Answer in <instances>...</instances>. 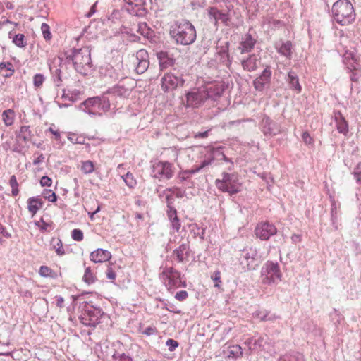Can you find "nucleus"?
<instances>
[{"mask_svg":"<svg viewBox=\"0 0 361 361\" xmlns=\"http://www.w3.org/2000/svg\"><path fill=\"white\" fill-rule=\"evenodd\" d=\"M190 178V175L188 174V172L185 171H182L179 173L178 176V179L179 180V183H183L185 180H187Z\"/></svg>","mask_w":361,"mask_h":361,"instance_id":"nucleus-63","label":"nucleus"},{"mask_svg":"<svg viewBox=\"0 0 361 361\" xmlns=\"http://www.w3.org/2000/svg\"><path fill=\"white\" fill-rule=\"evenodd\" d=\"M188 296V293L186 290H180L177 292L175 295V298L179 301L185 300Z\"/></svg>","mask_w":361,"mask_h":361,"instance_id":"nucleus-61","label":"nucleus"},{"mask_svg":"<svg viewBox=\"0 0 361 361\" xmlns=\"http://www.w3.org/2000/svg\"><path fill=\"white\" fill-rule=\"evenodd\" d=\"M0 70L1 71H4V70H6V71H8V73H4L3 75L5 78H9L11 77L13 73H14V68L13 65L11 62H1L0 63Z\"/></svg>","mask_w":361,"mask_h":361,"instance_id":"nucleus-40","label":"nucleus"},{"mask_svg":"<svg viewBox=\"0 0 361 361\" xmlns=\"http://www.w3.org/2000/svg\"><path fill=\"white\" fill-rule=\"evenodd\" d=\"M331 317L335 325L340 324L341 321L343 319V316L336 310H334V312L331 314Z\"/></svg>","mask_w":361,"mask_h":361,"instance_id":"nucleus-54","label":"nucleus"},{"mask_svg":"<svg viewBox=\"0 0 361 361\" xmlns=\"http://www.w3.org/2000/svg\"><path fill=\"white\" fill-rule=\"evenodd\" d=\"M32 134L30 130V126H23L20 128V131L17 133V141H23L27 142L32 139Z\"/></svg>","mask_w":361,"mask_h":361,"instance_id":"nucleus-33","label":"nucleus"},{"mask_svg":"<svg viewBox=\"0 0 361 361\" xmlns=\"http://www.w3.org/2000/svg\"><path fill=\"white\" fill-rule=\"evenodd\" d=\"M52 184V180L47 176H44L40 179V185L42 187H50Z\"/></svg>","mask_w":361,"mask_h":361,"instance_id":"nucleus-58","label":"nucleus"},{"mask_svg":"<svg viewBox=\"0 0 361 361\" xmlns=\"http://www.w3.org/2000/svg\"><path fill=\"white\" fill-rule=\"evenodd\" d=\"M260 57L255 54H250L247 58L241 61V65L243 70L248 72H253L257 68V63Z\"/></svg>","mask_w":361,"mask_h":361,"instance_id":"nucleus-18","label":"nucleus"},{"mask_svg":"<svg viewBox=\"0 0 361 361\" xmlns=\"http://www.w3.org/2000/svg\"><path fill=\"white\" fill-rule=\"evenodd\" d=\"M137 32L149 40H152L155 36L154 31L149 27L145 23H140L137 25Z\"/></svg>","mask_w":361,"mask_h":361,"instance_id":"nucleus-32","label":"nucleus"},{"mask_svg":"<svg viewBox=\"0 0 361 361\" xmlns=\"http://www.w3.org/2000/svg\"><path fill=\"white\" fill-rule=\"evenodd\" d=\"M42 196L45 200L51 202H55L57 200L56 194L51 190L44 189L42 192Z\"/></svg>","mask_w":361,"mask_h":361,"instance_id":"nucleus-44","label":"nucleus"},{"mask_svg":"<svg viewBox=\"0 0 361 361\" xmlns=\"http://www.w3.org/2000/svg\"><path fill=\"white\" fill-rule=\"evenodd\" d=\"M137 65L135 71L138 74L144 73L149 66V54L145 49H140L136 53Z\"/></svg>","mask_w":361,"mask_h":361,"instance_id":"nucleus-15","label":"nucleus"},{"mask_svg":"<svg viewBox=\"0 0 361 361\" xmlns=\"http://www.w3.org/2000/svg\"><path fill=\"white\" fill-rule=\"evenodd\" d=\"M262 131L267 137H273L281 133L280 126L274 122L269 116H264L262 120Z\"/></svg>","mask_w":361,"mask_h":361,"instance_id":"nucleus-14","label":"nucleus"},{"mask_svg":"<svg viewBox=\"0 0 361 361\" xmlns=\"http://www.w3.org/2000/svg\"><path fill=\"white\" fill-rule=\"evenodd\" d=\"M99 109H102L104 111H106L110 109L109 99L105 97H103L102 99L100 98Z\"/></svg>","mask_w":361,"mask_h":361,"instance_id":"nucleus-50","label":"nucleus"},{"mask_svg":"<svg viewBox=\"0 0 361 361\" xmlns=\"http://www.w3.org/2000/svg\"><path fill=\"white\" fill-rule=\"evenodd\" d=\"M45 78L42 74L37 73L33 77V85L35 87H40L44 82Z\"/></svg>","mask_w":361,"mask_h":361,"instance_id":"nucleus-46","label":"nucleus"},{"mask_svg":"<svg viewBox=\"0 0 361 361\" xmlns=\"http://www.w3.org/2000/svg\"><path fill=\"white\" fill-rule=\"evenodd\" d=\"M108 74L109 77L115 81H122L125 80H130V79L128 78L124 73L122 63H118L114 67L111 66V68L108 70Z\"/></svg>","mask_w":361,"mask_h":361,"instance_id":"nucleus-23","label":"nucleus"},{"mask_svg":"<svg viewBox=\"0 0 361 361\" xmlns=\"http://www.w3.org/2000/svg\"><path fill=\"white\" fill-rule=\"evenodd\" d=\"M82 279L87 284H92L95 282L97 278L92 272L90 267H87L85 269Z\"/></svg>","mask_w":361,"mask_h":361,"instance_id":"nucleus-42","label":"nucleus"},{"mask_svg":"<svg viewBox=\"0 0 361 361\" xmlns=\"http://www.w3.org/2000/svg\"><path fill=\"white\" fill-rule=\"evenodd\" d=\"M50 71L52 73V80L54 83V85L57 87H61L62 85V78H61V71L60 68L50 66Z\"/></svg>","mask_w":361,"mask_h":361,"instance_id":"nucleus-36","label":"nucleus"},{"mask_svg":"<svg viewBox=\"0 0 361 361\" xmlns=\"http://www.w3.org/2000/svg\"><path fill=\"white\" fill-rule=\"evenodd\" d=\"M43 202L41 199L37 197H30L27 200V209L34 216L38 210L42 207Z\"/></svg>","mask_w":361,"mask_h":361,"instance_id":"nucleus-31","label":"nucleus"},{"mask_svg":"<svg viewBox=\"0 0 361 361\" xmlns=\"http://www.w3.org/2000/svg\"><path fill=\"white\" fill-rule=\"evenodd\" d=\"M8 37L12 39V42L18 47H25L27 45L25 35L23 34H14L13 32L8 33Z\"/></svg>","mask_w":361,"mask_h":361,"instance_id":"nucleus-34","label":"nucleus"},{"mask_svg":"<svg viewBox=\"0 0 361 361\" xmlns=\"http://www.w3.org/2000/svg\"><path fill=\"white\" fill-rule=\"evenodd\" d=\"M90 258L94 263H102L109 261L111 258V254L106 250L98 248L90 253Z\"/></svg>","mask_w":361,"mask_h":361,"instance_id":"nucleus-20","label":"nucleus"},{"mask_svg":"<svg viewBox=\"0 0 361 361\" xmlns=\"http://www.w3.org/2000/svg\"><path fill=\"white\" fill-rule=\"evenodd\" d=\"M241 348L239 345L233 346L228 352V357H237L239 354H241Z\"/></svg>","mask_w":361,"mask_h":361,"instance_id":"nucleus-56","label":"nucleus"},{"mask_svg":"<svg viewBox=\"0 0 361 361\" xmlns=\"http://www.w3.org/2000/svg\"><path fill=\"white\" fill-rule=\"evenodd\" d=\"M216 186L223 192H228L230 195L237 194L241 191V183L237 173L224 172L222 179L216 180Z\"/></svg>","mask_w":361,"mask_h":361,"instance_id":"nucleus-4","label":"nucleus"},{"mask_svg":"<svg viewBox=\"0 0 361 361\" xmlns=\"http://www.w3.org/2000/svg\"><path fill=\"white\" fill-rule=\"evenodd\" d=\"M167 216L171 222V228L175 232H178L181 224L177 215V211L175 207H170L169 211H166Z\"/></svg>","mask_w":361,"mask_h":361,"instance_id":"nucleus-26","label":"nucleus"},{"mask_svg":"<svg viewBox=\"0 0 361 361\" xmlns=\"http://www.w3.org/2000/svg\"><path fill=\"white\" fill-rule=\"evenodd\" d=\"M334 120L338 133L346 135L349 131L348 123L340 111L334 113Z\"/></svg>","mask_w":361,"mask_h":361,"instance_id":"nucleus-24","label":"nucleus"},{"mask_svg":"<svg viewBox=\"0 0 361 361\" xmlns=\"http://www.w3.org/2000/svg\"><path fill=\"white\" fill-rule=\"evenodd\" d=\"M277 318H279L278 316L271 314L270 312L266 310L264 314H263L262 321H274Z\"/></svg>","mask_w":361,"mask_h":361,"instance_id":"nucleus-60","label":"nucleus"},{"mask_svg":"<svg viewBox=\"0 0 361 361\" xmlns=\"http://www.w3.org/2000/svg\"><path fill=\"white\" fill-rule=\"evenodd\" d=\"M276 49H277V51L281 55L289 59L291 58L292 43L290 41H287L286 42H279L276 43Z\"/></svg>","mask_w":361,"mask_h":361,"instance_id":"nucleus-28","label":"nucleus"},{"mask_svg":"<svg viewBox=\"0 0 361 361\" xmlns=\"http://www.w3.org/2000/svg\"><path fill=\"white\" fill-rule=\"evenodd\" d=\"M229 42H226L224 47H222L219 51V54L221 56V59L226 60V65L228 67L231 64V60L230 59L228 53Z\"/></svg>","mask_w":361,"mask_h":361,"instance_id":"nucleus-41","label":"nucleus"},{"mask_svg":"<svg viewBox=\"0 0 361 361\" xmlns=\"http://www.w3.org/2000/svg\"><path fill=\"white\" fill-rule=\"evenodd\" d=\"M334 21L341 25H348L355 19V13L353 4L348 0H338L331 8Z\"/></svg>","mask_w":361,"mask_h":361,"instance_id":"nucleus-3","label":"nucleus"},{"mask_svg":"<svg viewBox=\"0 0 361 361\" xmlns=\"http://www.w3.org/2000/svg\"><path fill=\"white\" fill-rule=\"evenodd\" d=\"M208 16L210 19L214 20V24L216 25L218 22L227 25L229 20V17L227 13H222L216 7H210L208 9Z\"/></svg>","mask_w":361,"mask_h":361,"instance_id":"nucleus-22","label":"nucleus"},{"mask_svg":"<svg viewBox=\"0 0 361 361\" xmlns=\"http://www.w3.org/2000/svg\"><path fill=\"white\" fill-rule=\"evenodd\" d=\"M277 232L276 227L268 221L259 223L255 229L256 237L262 240H268L271 236L276 235Z\"/></svg>","mask_w":361,"mask_h":361,"instance_id":"nucleus-10","label":"nucleus"},{"mask_svg":"<svg viewBox=\"0 0 361 361\" xmlns=\"http://www.w3.org/2000/svg\"><path fill=\"white\" fill-rule=\"evenodd\" d=\"M185 82L183 75L169 72L164 74L161 80V89L164 92L174 90L179 87H183Z\"/></svg>","mask_w":361,"mask_h":361,"instance_id":"nucleus-8","label":"nucleus"},{"mask_svg":"<svg viewBox=\"0 0 361 361\" xmlns=\"http://www.w3.org/2000/svg\"><path fill=\"white\" fill-rule=\"evenodd\" d=\"M271 71L269 66H267L259 76L253 81V86L257 91L262 92L265 88H268L271 83Z\"/></svg>","mask_w":361,"mask_h":361,"instance_id":"nucleus-13","label":"nucleus"},{"mask_svg":"<svg viewBox=\"0 0 361 361\" xmlns=\"http://www.w3.org/2000/svg\"><path fill=\"white\" fill-rule=\"evenodd\" d=\"M2 119L6 126H9L14 121V111L12 109H6L2 113Z\"/></svg>","mask_w":361,"mask_h":361,"instance_id":"nucleus-38","label":"nucleus"},{"mask_svg":"<svg viewBox=\"0 0 361 361\" xmlns=\"http://www.w3.org/2000/svg\"><path fill=\"white\" fill-rule=\"evenodd\" d=\"M82 310L89 312L88 314L92 318V320L96 324L99 323V319L104 314V312L99 307H95L87 302H85Z\"/></svg>","mask_w":361,"mask_h":361,"instance_id":"nucleus-21","label":"nucleus"},{"mask_svg":"<svg viewBox=\"0 0 361 361\" xmlns=\"http://www.w3.org/2000/svg\"><path fill=\"white\" fill-rule=\"evenodd\" d=\"M68 138L72 143L74 144H83L85 142V138L78 137L75 134L70 135Z\"/></svg>","mask_w":361,"mask_h":361,"instance_id":"nucleus-55","label":"nucleus"},{"mask_svg":"<svg viewBox=\"0 0 361 361\" xmlns=\"http://www.w3.org/2000/svg\"><path fill=\"white\" fill-rule=\"evenodd\" d=\"M226 85L222 82L210 83L202 87L207 101H216L220 98L225 91Z\"/></svg>","mask_w":361,"mask_h":361,"instance_id":"nucleus-12","label":"nucleus"},{"mask_svg":"<svg viewBox=\"0 0 361 361\" xmlns=\"http://www.w3.org/2000/svg\"><path fill=\"white\" fill-rule=\"evenodd\" d=\"M99 97L89 98L84 101L82 103H81L80 109L88 113L90 115H100V114L98 113L97 111V109H99Z\"/></svg>","mask_w":361,"mask_h":361,"instance_id":"nucleus-16","label":"nucleus"},{"mask_svg":"<svg viewBox=\"0 0 361 361\" xmlns=\"http://www.w3.org/2000/svg\"><path fill=\"white\" fill-rule=\"evenodd\" d=\"M67 62H72L77 72L82 75H87L92 63L89 47L73 49L65 53Z\"/></svg>","mask_w":361,"mask_h":361,"instance_id":"nucleus-2","label":"nucleus"},{"mask_svg":"<svg viewBox=\"0 0 361 361\" xmlns=\"http://www.w3.org/2000/svg\"><path fill=\"white\" fill-rule=\"evenodd\" d=\"M94 170V165L93 162L90 160H87L82 162L81 165V171L85 174H90L92 173Z\"/></svg>","mask_w":361,"mask_h":361,"instance_id":"nucleus-43","label":"nucleus"},{"mask_svg":"<svg viewBox=\"0 0 361 361\" xmlns=\"http://www.w3.org/2000/svg\"><path fill=\"white\" fill-rule=\"evenodd\" d=\"M286 81L288 82L290 89L295 90L298 93L301 92L302 87L300 85L298 77L295 72H288Z\"/></svg>","mask_w":361,"mask_h":361,"instance_id":"nucleus-30","label":"nucleus"},{"mask_svg":"<svg viewBox=\"0 0 361 361\" xmlns=\"http://www.w3.org/2000/svg\"><path fill=\"white\" fill-rule=\"evenodd\" d=\"M41 30L43 34V37L46 40H49L51 38L50 27L47 23H43L42 24Z\"/></svg>","mask_w":361,"mask_h":361,"instance_id":"nucleus-47","label":"nucleus"},{"mask_svg":"<svg viewBox=\"0 0 361 361\" xmlns=\"http://www.w3.org/2000/svg\"><path fill=\"white\" fill-rule=\"evenodd\" d=\"M175 168L167 161H158L152 164L151 176L160 181L170 180L174 175Z\"/></svg>","mask_w":361,"mask_h":361,"instance_id":"nucleus-5","label":"nucleus"},{"mask_svg":"<svg viewBox=\"0 0 361 361\" xmlns=\"http://www.w3.org/2000/svg\"><path fill=\"white\" fill-rule=\"evenodd\" d=\"M88 313V312H86L85 310H82V312L80 315L79 319L80 322L85 326L95 327L97 324L94 322H93L92 318L90 317Z\"/></svg>","mask_w":361,"mask_h":361,"instance_id":"nucleus-37","label":"nucleus"},{"mask_svg":"<svg viewBox=\"0 0 361 361\" xmlns=\"http://www.w3.org/2000/svg\"><path fill=\"white\" fill-rule=\"evenodd\" d=\"M185 99L186 103H183L186 108H199L207 101L202 87L188 91L185 93Z\"/></svg>","mask_w":361,"mask_h":361,"instance_id":"nucleus-9","label":"nucleus"},{"mask_svg":"<svg viewBox=\"0 0 361 361\" xmlns=\"http://www.w3.org/2000/svg\"><path fill=\"white\" fill-rule=\"evenodd\" d=\"M126 3V10L130 14L144 17L147 13L145 0H123Z\"/></svg>","mask_w":361,"mask_h":361,"instance_id":"nucleus-11","label":"nucleus"},{"mask_svg":"<svg viewBox=\"0 0 361 361\" xmlns=\"http://www.w3.org/2000/svg\"><path fill=\"white\" fill-rule=\"evenodd\" d=\"M168 190L173 193L178 198H182L185 195V190L178 187L169 188Z\"/></svg>","mask_w":361,"mask_h":361,"instance_id":"nucleus-49","label":"nucleus"},{"mask_svg":"<svg viewBox=\"0 0 361 361\" xmlns=\"http://www.w3.org/2000/svg\"><path fill=\"white\" fill-rule=\"evenodd\" d=\"M55 242V243L53 244V247L56 251V253L59 256H62L65 255V250L63 247L62 241L60 239H57L56 241L53 240V243Z\"/></svg>","mask_w":361,"mask_h":361,"instance_id":"nucleus-45","label":"nucleus"},{"mask_svg":"<svg viewBox=\"0 0 361 361\" xmlns=\"http://www.w3.org/2000/svg\"><path fill=\"white\" fill-rule=\"evenodd\" d=\"M177 272H178V271L176 270L173 267H169V268H166L164 270V271L162 272V274L165 275L167 279L168 277L173 276V274L177 275Z\"/></svg>","mask_w":361,"mask_h":361,"instance_id":"nucleus-62","label":"nucleus"},{"mask_svg":"<svg viewBox=\"0 0 361 361\" xmlns=\"http://www.w3.org/2000/svg\"><path fill=\"white\" fill-rule=\"evenodd\" d=\"M165 284L169 290L179 287L181 285H183V287L185 286V282L182 283L181 274L179 271L177 272V275L173 274V276L168 277L167 281L165 282Z\"/></svg>","mask_w":361,"mask_h":361,"instance_id":"nucleus-29","label":"nucleus"},{"mask_svg":"<svg viewBox=\"0 0 361 361\" xmlns=\"http://www.w3.org/2000/svg\"><path fill=\"white\" fill-rule=\"evenodd\" d=\"M240 260L245 271L255 270L259 262L257 250L252 247L244 248L242 250Z\"/></svg>","mask_w":361,"mask_h":361,"instance_id":"nucleus-7","label":"nucleus"},{"mask_svg":"<svg viewBox=\"0 0 361 361\" xmlns=\"http://www.w3.org/2000/svg\"><path fill=\"white\" fill-rule=\"evenodd\" d=\"M178 345V342L172 338H169L166 342V345L168 346L169 350L171 352L173 351Z\"/></svg>","mask_w":361,"mask_h":361,"instance_id":"nucleus-53","label":"nucleus"},{"mask_svg":"<svg viewBox=\"0 0 361 361\" xmlns=\"http://www.w3.org/2000/svg\"><path fill=\"white\" fill-rule=\"evenodd\" d=\"M157 57L159 61L161 71H164L174 64V59L171 57L167 52L160 51L157 53Z\"/></svg>","mask_w":361,"mask_h":361,"instance_id":"nucleus-25","label":"nucleus"},{"mask_svg":"<svg viewBox=\"0 0 361 361\" xmlns=\"http://www.w3.org/2000/svg\"><path fill=\"white\" fill-rule=\"evenodd\" d=\"M156 333H157L156 328L152 327V326H148L143 331V334L148 336L154 335Z\"/></svg>","mask_w":361,"mask_h":361,"instance_id":"nucleus-64","label":"nucleus"},{"mask_svg":"<svg viewBox=\"0 0 361 361\" xmlns=\"http://www.w3.org/2000/svg\"><path fill=\"white\" fill-rule=\"evenodd\" d=\"M113 358L115 361H133L132 358L130 356L126 355L125 353H114L113 355Z\"/></svg>","mask_w":361,"mask_h":361,"instance_id":"nucleus-52","label":"nucleus"},{"mask_svg":"<svg viewBox=\"0 0 361 361\" xmlns=\"http://www.w3.org/2000/svg\"><path fill=\"white\" fill-rule=\"evenodd\" d=\"M39 273L40 276L43 277H48V276L51 273V269L47 266H41Z\"/></svg>","mask_w":361,"mask_h":361,"instance_id":"nucleus-59","label":"nucleus"},{"mask_svg":"<svg viewBox=\"0 0 361 361\" xmlns=\"http://www.w3.org/2000/svg\"><path fill=\"white\" fill-rule=\"evenodd\" d=\"M278 361H305L303 355L298 352H291L281 357Z\"/></svg>","mask_w":361,"mask_h":361,"instance_id":"nucleus-35","label":"nucleus"},{"mask_svg":"<svg viewBox=\"0 0 361 361\" xmlns=\"http://www.w3.org/2000/svg\"><path fill=\"white\" fill-rule=\"evenodd\" d=\"M121 178L130 188H134L137 185V181L130 172H127L126 174L122 175Z\"/></svg>","mask_w":361,"mask_h":361,"instance_id":"nucleus-39","label":"nucleus"},{"mask_svg":"<svg viewBox=\"0 0 361 361\" xmlns=\"http://www.w3.org/2000/svg\"><path fill=\"white\" fill-rule=\"evenodd\" d=\"M130 90V87H126L124 83V80L119 81L118 84L109 88L107 90V93L113 94L119 97L126 96L129 93Z\"/></svg>","mask_w":361,"mask_h":361,"instance_id":"nucleus-27","label":"nucleus"},{"mask_svg":"<svg viewBox=\"0 0 361 361\" xmlns=\"http://www.w3.org/2000/svg\"><path fill=\"white\" fill-rule=\"evenodd\" d=\"M169 33L176 44L181 45L192 44L197 37L194 25L185 19L175 21L170 27Z\"/></svg>","mask_w":361,"mask_h":361,"instance_id":"nucleus-1","label":"nucleus"},{"mask_svg":"<svg viewBox=\"0 0 361 361\" xmlns=\"http://www.w3.org/2000/svg\"><path fill=\"white\" fill-rule=\"evenodd\" d=\"M212 278L214 282L215 287H220L221 281V273L219 271H215L212 276Z\"/></svg>","mask_w":361,"mask_h":361,"instance_id":"nucleus-57","label":"nucleus"},{"mask_svg":"<svg viewBox=\"0 0 361 361\" xmlns=\"http://www.w3.org/2000/svg\"><path fill=\"white\" fill-rule=\"evenodd\" d=\"M281 278V272L277 262L267 261L261 269L262 283L266 285L276 283Z\"/></svg>","mask_w":361,"mask_h":361,"instance_id":"nucleus-6","label":"nucleus"},{"mask_svg":"<svg viewBox=\"0 0 361 361\" xmlns=\"http://www.w3.org/2000/svg\"><path fill=\"white\" fill-rule=\"evenodd\" d=\"M71 237L75 241H81L83 239V233L80 229L75 228L71 232Z\"/></svg>","mask_w":361,"mask_h":361,"instance_id":"nucleus-48","label":"nucleus"},{"mask_svg":"<svg viewBox=\"0 0 361 361\" xmlns=\"http://www.w3.org/2000/svg\"><path fill=\"white\" fill-rule=\"evenodd\" d=\"M190 252L189 244L188 243H182L178 247L173 250V255L176 257L178 262L183 263L188 261Z\"/></svg>","mask_w":361,"mask_h":361,"instance_id":"nucleus-17","label":"nucleus"},{"mask_svg":"<svg viewBox=\"0 0 361 361\" xmlns=\"http://www.w3.org/2000/svg\"><path fill=\"white\" fill-rule=\"evenodd\" d=\"M355 178L356 179V181L361 184V162L359 163L355 168L354 169L353 173Z\"/></svg>","mask_w":361,"mask_h":361,"instance_id":"nucleus-51","label":"nucleus"},{"mask_svg":"<svg viewBox=\"0 0 361 361\" xmlns=\"http://www.w3.org/2000/svg\"><path fill=\"white\" fill-rule=\"evenodd\" d=\"M257 42V40L250 34H246L243 38L238 47L240 54L250 52Z\"/></svg>","mask_w":361,"mask_h":361,"instance_id":"nucleus-19","label":"nucleus"}]
</instances>
